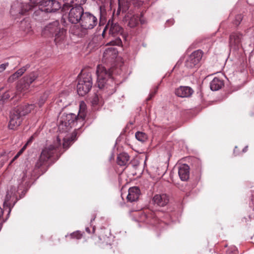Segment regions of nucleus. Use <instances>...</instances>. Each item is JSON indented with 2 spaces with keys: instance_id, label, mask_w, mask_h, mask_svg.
Listing matches in <instances>:
<instances>
[{
  "instance_id": "nucleus-1",
  "label": "nucleus",
  "mask_w": 254,
  "mask_h": 254,
  "mask_svg": "<svg viewBox=\"0 0 254 254\" xmlns=\"http://www.w3.org/2000/svg\"><path fill=\"white\" fill-rule=\"evenodd\" d=\"M97 23L98 19L95 16L90 12H85L79 22L80 26L72 25L69 32L74 35L82 37L88 33L89 30L93 29Z\"/></svg>"
},
{
  "instance_id": "nucleus-2",
  "label": "nucleus",
  "mask_w": 254,
  "mask_h": 254,
  "mask_svg": "<svg viewBox=\"0 0 254 254\" xmlns=\"http://www.w3.org/2000/svg\"><path fill=\"white\" fill-rule=\"evenodd\" d=\"M111 71L108 70L102 65L97 68V84L100 89H104L109 95L113 94L116 91V83L111 77Z\"/></svg>"
},
{
  "instance_id": "nucleus-3",
  "label": "nucleus",
  "mask_w": 254,
  "mask_h": 254,
  "mask_svg": "<svg viewBox=\"0 0 254 254\" xmlns=\"http://www.w3.org/2000/svg\"><path fill=\"white\" fill-rule=\"evenodd\" d=\"M61 136H57V140L54 144L45 147L42 151L39 159L35 164L36 169H40L42 173L45 172L48 169V163L56 153L61 147Z\"/></svg>"
},
{
  "instance_id": "nucleus-4",
  "label": "nucleus",
  "mask_w": 254,
  "mask_h": 254,
  "mask_svg": "<svg viewBox=\"0 0 254 254\" xmlns=\"http://www.w3.org/2000/svg\"><path fill=\"white\" fill-rule=\"evenodd\" d=\"M66 30L62 27L56 20L47 24L42 29V35L44 37L54 38L57 45H60L65 40Z\"/></svg>"
},
{
  "instance_id": "nucleus-5",
  "label": "nucleus",
  "mask_w": 254,
  "mask_h": 254,
  "mask_svg": "<svg viewBox=\"0 0 254 254\" xmlns=\"http://www.w3.org/2000/svg\"><path fill=\"white\" fill-rule=\"evenodd\" d=\"M35 107V104H25L14 109L10 113L8 127L15 129L21 124L23 117L30 113Z\"/></svg>"
},
{
  "instance_id": "nucleus-6",
  "label": "nucleus",
  "mask_w": 254,
  "mask_h": 254,
  "mask_svg": "<svg viewBox=\"0 0 254 254\" xmlns=\"http://www.w3.org/2000/svg\"><path fill=\"white\" fill-rule=\"evenodd\" d=\"M79 124V127L75 128L74 130L78 129L80 126V121L78 120L76 115L70 113L68 114H64L60 119L59 129L61 132H66L69 131L73 127H75Z\"/></svg>"
},
{
  "instance_id": "nucleus-7",
  "label": "nucleus",
  "mask_w": 254,
  "mask_h": 254,
  "mask_svg": "<svg viewBox=\"0 0 254 254\" xmlns=\"http://www.w3.org/2000/svg\"><path fill=\"white\" fill-rule=\"evenodd\" d=\"M92 85L91 73L82 71L77 85V91L79 95L82 96L87 94L91 89Z\"/></svg>"
},
{
  "instance_id": "nucleus-8",
  "label": "nucleus",
  "mask_w": 254,
  "mask_h": 254,
  "mask_svg": "<svg viewBox=\"0 0 254 254\" xmlns=\"http://www.w3.org/2000/svg\"><path fill=\"white\" fill-rule=\"evenodd\" d=\"M41 75L42 73L40 71H36L24 76L16 86L17 94L26 92L30 85L36 80H39Z\"/></svg>"
},
{
  "instance_id": "nucleus-9",
  "label": "nucleus",
  "mask_w": 254,
  "mask_h": 254,
  "mask_svg": "<svg viewBox=\"0 0 254 254\" xmlns=\"http://www.w3.org/2000/svg\"><path fill=\"white\" fill-rule=\"evenodd\" d=\"M31 10V5L16 1L11 5L10 13L14 18H17L21 15L27 14Z\"/></svg>"
},
{
  "instance_id": "nucleus-10",
  "label": "nucleus",
  "mask_w": 254,
  "mask_h": 254,
  "mask_svg": "<svg viewBox=\"0 0 254 254\" xmlns=\"http://www.w3.org/2000/svg\"><path fill=\"white\" fill-rule=\"evenodd\" d=\"M203 55V52L201 50L194 51L186 60L185 66L189 68L198 67Z\"/></svg>"
},
{
  "instance_id": "nucleus-11",
  "label": "nucleus",
  "mask_w": 254,
  "mask_h": 254,
  "mask_svg": "<svg viewBox=\"0 0 254 254\" xmlns=\"http://www.w3.org/2000/svg\"><path fill=\"white\" fill-rule=\"evenodd\" d=\"M243 34L239 31L232 32L229 36V44L230 49L237 51L242 47Z\"/></svg>"
},
{
  "instance_id": "nucleus-12",
  "label": "nucleus",
  "mask_w": 254,
  "mask_h": 254,
  "mask_svg": "<svg viewBox=\"0 0 254 254\" xmlns=\"http://www.w3.org/2000/svg\"><path fill=\"white\" fill-rule=\"evenodd\" d=\"M84 12L82 6L78 5L72 7L68 13V21L73 24L79 23Z\"/></svg>"
},
{
  "instance_id": "nucleus-13",
  "label": "nucleus",
  "mask_w": 254,
  "mask_h": 254,
  "mask_svg": "<svg viewBox=\"0 0 254 254\" xmlns=\"http://www.w3.org/2000/svg\"><path fill=\"white\" fill-rule=\"evenodd\" d=\"M131 10L130 9V11L128 12L124 18L123 21L125 24L130 28H134L137 26L139 23V21H140L141 24H143L144 22L141 18H140L138 15L132 14V13L130 12Z\"/></svg>"
},
{
  "instance_id": "nucleus-14",
  "label": "nucleus",
  "mask_w": 254,
  "mask_h": 254,
  "mask_svg": "<svg viewBox=\"0 0 254 254\" xmlns=\"http://www.w3.org/2000/svg\"><path fill=\"white\" fill-rule=\"evenodd\" d=\"M127 198L128 201L133 202L137 200L140 194V190L137 187H133L128 189Z\"/></svg>"
},
{
  "instance_id": "nucleus-15",
  "label": "nucleus",
  "mask_w": 254,
  "mask_h": 254,
  "mask_svg": "<svg viewBox=\"0 0 254 254\" xmlns=\"http://www.w3.org/2000/svg\"><path fill=\"white\" fill-rule=\"evenodd\" d=\"M193 92V90L188 86H181L177 89L175 91L176 95L182 98L189 97Z\"/></svg>"
},
{
  "instance_id": "nucleus-16",
  "label": "nucleus",
  "mask_w": 254,
  "mask_h": 254,
  "mask_svg": "<svg viewBox=\"0 0 254 254\" xmlns=\"http://www.w3.org/2000/svg\"><path fill=\"white\" fill-rule=\"evenodd\" d=\"M152 201L154 204L162 207L168 203L169 197L166 194H156L153 197Z\"/></svg>"
},
{
  "instance_id": "nucleus-17",
  "label": "nucleus",
  "mask_w": 254,
  "mask_h": 254,
  "mask_svg": "<svg viewBox=\"0 0 254 254\" xmlns=\"http://www.w3.org/2000/svg\"><path fill=\"white\" fill-rule=\"evenodd\" d=\"M178 174L182 181H187L190 176L189 166L187 164H183L181 165L179 169Z\"/></svg>"
},
{
  "instance_id": "nucleus-18",
  "label": "nucleus",
  "mask_w": 254,
  "mask_h": 254,
  "mask_svg": "<svg viewBox=\"0 0 254 254\" xmlns=\"http://www.w3.org/2000/svg\"><path fill=\"white\" fill-rule=\"evenodd\" d=\"M109 34L113 36L120 35L123 38L126 39L125 35L123 33V29L118 24L112 23L110 27Z\"/></svg>"
},
{
  "instance_id": "nucleus-19",
  "label": "nucleus",
  "mask_w": 254,
  "mask_h": 254,
  "mask_svg": "<svg viewBox=\"0 0 254 254\" xmlns=\"http://www.w3.org/2000/svg\"><path fill=\"white\" fill-rule=\"evenodd\" d=\"M86 0H68L63 5L62 10L63 11H66L71 6H81L84 4Z\"/></svg>"
},
{
  "instance_id": "nucleus-20",
  "label": "nucleus",
  "mask_w": 254,
  "mask_h": 254,
  "mask_svg": "<svg viewBox=\"0 0 254 254\" xmlns=\"http://www.w3.org/2000/svg\"><path fill=\"white\" fill-rule=\"evenodd\" d=\"M86 116V105L83 101L80 102L79 105V109L78 115L76 116L79 121H80V126L84 124V121Z\"/></svg>"
},
{
  "instance_id": "nucleus-21",
  "label": "nucleus",
  "mask_w": 254,
  "mask_h": 254,
  "mask_svg": "<svg viewBox=\"0 0 254 254\" xmlns=\"http://www.w3.org/2000/svg\"><path fill=\"white\" fill-rule=\"evenodd\" d=\"M119 7L117 14H119L121 11L123 12H126L131 7L130 0H118Z\"/></svg>"
},
{
  "instance_id": "nucleus-22",
  "label": "nucleus",
  "mask_w": 254,
  "mask_h": 254,
  "mask_svg": "<svg viewBox=\"0 0 254 254\" xmlns=\"http://www.w3.org/2000/svg\"><path fill=\"white\" fill-rule=\"evenodd\" d=\"M117 56V51L113 48L106 49L103 53V59L105 60L112 61Z\"/></svg>"
},
{
  "instance_id": "nucleus-23",
  "label": "nucleus",
  "mask_w": 254,
  "mask_h": 254,
  "mask_svg": "<svg viewBox=\"0 0 254 254\" xmlns=\"http://www.w3.org/2000/svg\"><path fill=\"white\" fill-rule=\"evenodd\" d=\"M224 86L223 80L218 77H215L210 82V89L213 91H217Z\"/></svg>"
},
{
  "instance_id": "nucleus-24",
  "label": "nucleus",
  "mask_w": 254,
  "mask_h": 254,
  "mask_svg": "<svg viewBox=\"0 0 254 254\" xmlns=\"http://www.w3.org/2000/svg\"><path fill=\"white\" fill-rule=\"evenodd\" d=\"M20 28L25 34L31 35L32 33L31 26L28 20L24 19L21 21Z\"/></svg>"
},
{
  "instance_id": "nucleus-25",
  "label": "nucleus",
  "mask_w": 254,
  "mask_h": 254,
  "mask_svg": "<svg viewBox=\"0 0 254 254\" xmlns=\"http://www.w3.org/2000/svg\"><path fill=\"white\" fill-rule=\"evenodd\" d=\"M129 159V155L127 153L123 152L118 155L117 162L120 166H125L128 164Z\"/></svg>"
},
{
  "instance_id": "nucleus-26",
  "label": "nucleus",
  "mask_w": 254,
  "mask_h": 254,
  "mask_svg": "<svg viewBox=\"0 0 254 254\" xmlns=\"http://www.w3.org/2000/svg\"><path fill=\"white\" fill-rule=\"evenodd\" d=\"M30 3H27L28 5H31L32 6V10L33 9H36L37 7H38V9L36 10L35 11V15L40 14V7L43 5V2H44V0H29Z\"/></svg>"
},
{
  "instance_id": "nucleus-27",
  "label": "nucleus",
  "mask_w": 254,
  "mask_h": 254,
  "mask_svg": "<svg viewBox=\"0 0 254 254\" xmlns=\"http://www.w3.org/2000/svg\"><path fill=\"white\" fill-rule=\"evenodd\" d=\"M76 134L77 133L74 131L70 137H64L63 143V148L64 149L66 150L70 146L72 142L76 139Z\"/></svg>"
},
{
  "instance_id": "nucleus-28",
  "label": "nucleus",
  "mask_w": 254,
  "mask_h": 254,
  "mask_svg": "<svg viewBox=\"0 0 254 254\" xmlns=\"http://www.w3.org/2000/svg\"><path fill=\"white\" fill-rule=\"evenodd\" d=\"M53 4V0H44V2H43L42 6L40 7V14L43 12L46 13L52 12V11H49L48 9H52V5Z\"/></svg>"
},
{
  "instance_id": "nucleus-29",
  "label": "nucleus",
  "mask_w": 254,
  "mask_h": 254,
  "mask_svg": "<svg viewBox=\"0 0 254 254\" xmlns=\"http://www.w3.org/2000/svg\"><path fill=\"white\" fill-rule=\"evenodd\" d=\"M33 136H32L28 139L26 143L23 146V147L18 151V152L16 154V155L13 157V158L11 160L10 162V164L12 163L15 160H16L24 151L26 149L27 146L32 143L33 140Z\"/></svg>"
},
{
  "instance_id": "nucleus-30",
  "label": "nucleus",
  "mask_w": 254,
  "mask_h": 254,
  "mask_svg": "<svg viewBox=\"0 0 254 254\" xmlns=\"http://www.w3.org/2000/svg\"><path fill=\"white\" fill-rule=\"evenodd\" d=\"M91 102L92 105H102L103 101L101 97H99L97 94H95L91 99Z\"/></svg>"
},
{
  "instance_id": "nucleus-31",
  "label": "nucleus",
  "mask_w": 254,
  "mask_h": 254,
  "mask_svg": "<svg viewBox=\"0 0 254 254\" xmlns=\"http://www.w3.org/2000/svg\"><path fill=\"white\" fill-rule=\"evenodd\" d=\"M135 137L141 142H144L147 139V134L141 131H137L135 133Z\"/></svg>"
},
{
  "instance_id": "nucleus-32",
  "label": "nucleus",
  "mask_w": 254,
  "mask_h": 254,
  "mask_svg": "<svg viewBox=\"0 0 254 254\" xmlns=\"http://www.w3.org/2000/svg\"><path fill=\"white\" fill-rule=\"evenodd\" d=\"M47 98L48 94L47 93H44L40 97L38 102V105L40 108L42 107Z\"/></svg>"
},
{
  "instance_id": "nucleus-33",
  "label": "nucleus",
  "mask_w": 254,
  "mask_h": 254,
  "mask_svg": "<svg viewBox=\"0 0 254 254\" xmlns=\"http://www.w3.org/2000/svg\"><path fill=\"white\" fill-rule=\"evenodd\" d=\"M52 9H48L49 11L55 12L57 10H59L61 7V4L57 1L53 0V4L52 5Z\"/></svg>"
},
{
  "instance_id": "nucleus-34",
  "label": "nucleus",
  "mask_w": 254,
  "mask_h": 254,
  "mask_svg": "<svg viewBox=\"0 0 254 254\" xmlns=\"http://www.w3.org/2000/svg\"><path fill=\"white\" fill-rule=\"evenodd\" d=\"M237 248L234 246H231L226 250V254H238Z\"/></svg>"
},
{
  "instance_id": "nucleus-35",
  "label": "nucleus",
  "mask_w": 254,
  "mask_h": 254,
  "mask_svg": "<svg viewBox=\"0 0 254 254\" xmlns=\"http://www.w3.org/2000/svg\"><path fill=\"white\" fill-rule=\"evenodd\" d=\"M131 6L133 5L135 8H138L143 4V1L140 0H130Z\"/></svg>"
},
{
  "instance_id": "nucleus-36",
  "label": "nucleus",
  "mask_w": 254,
  "mask_h": 254,
  "mask_svg": "<svg viewBox=\"0 0 254 254\" xmlns=\"http://www.w3.org/2000/svg\"><path fill=\"white\" fill-rule=\"evenodd\" d=\"M243 17L242 14L237 15L235 16V19L233 22V24L236 26H238L240 24L241 21L242 20Z\"/></svg>"
},
{
  "instance_id": "nucleus-37",
  "label": "nucleus",
  "mask_w": 254,
  "mask_h": 254,
  "mask_svg": "<svg viewBox=\"0 0 254 254\" xmlns=\"http://www.w3.org/2000/svg\"><path fill=\"white\" fill-rule=\"evenodd\" d=\"M71 239H80L82 237V234L78 231L74 232L70 235Z\"/></svg>"
},
{
  "instance_id": "nucleus-38",
  "label": "nucleus",
  "mask_w": 254,
  "mask_h": 254,
  "mask_svg": "<svg viewBox=\"0 0 254 254\" xmlns=\"http://www.w3.org/2000/svg\"><path fill=\"white\" fill-rule=\"evenodd\" d=\"M26 68L23 67L19 69H18L16 72H15L14 74L17 78L21 76L26 71Z\"/></svg>"
},
{
  "instance_id": "nucleus-39",
  "label": "nucleus",
  "mask_w": 254,
  "mask_h": 254,
  "mask_svg": "<svg viewBox=\"0 0 254 254\" xmlns=\"http://www.w3.org/2000/svg\"><path fill=\"white\" fill-rule=\"evenodd\" d=\"M30 176V172H28L27 170H25V171H23L21 182H24L25 181H26V179L27 178H29Z\"/></svg>"
},
{
  "instance_id": "nucleus-40",
  "label": "nucleus",
  "mask_w": 254,
  "mask_h": 254,
  "mask_svg": "<svg viewBox=\"0 0 254 254\" xmlns=\"http://www.w3.org/2000/svg\"><path fill=\"white\" fill-rule=\"evenodd\" d=\"M10 97V95L9 94V91L5 92L1 97V100L3 101L8 99Z\"/></svg>"
},
{
  "instance_id": "nucleus-41",
  "label": "nucleus",
  "mask_w": 254,
  "mask_h": 254,
  "mask_svg": "<svg viewBox=\"0 0 254 254\" xmlns=\"http://www.w3.org/2000/svg\"><path fill=\"white\" fill-rule=\"evenodd\" d=\"M8 65H9L8 63H6L0 64V73L6 69V68L8 66Z\"/></svg>"
},
{
  "instance_id": "nucleus-42",
  "label": "nucleus",
  "mask_w": 254,
  "mask_h": 254,
  "mask_svg": "<svg viewBox=\"0 0 254 254\" xmlns=\"http://www.w3.org/2000/svg\"><path fill=\"white\" fill-rule=\"evenodd\" d=\"M17 78H18L17 77V76H16L15 74L13 73L9 77V78L7 79V82L10 83L13 82Z\"/></svg>"
},
{
  "instance_id": "nucleus-43",
  "label": "nucleus",
  "mask_w": 254,
  "mask_h": 254,
  "mask_svg": "<svg viewBox=\"0 0 254 254\" xmlns=\"http://www.w3.org/2000/svg\"><path fill=\"white\" fill-rule=\"evenodd\" d=\"M157 90H158V87H157L156 88V89H155L154 91L153 92H152L150 94H149V97H148L147 98V100H149L150 99H152V98H153L154 95H155V94L156 93L157 91Z\"/></svg>"
},
{
  "instance_id": "nucleus-44",
  "label": "nucleus",
  "mask_w": 254,
  "mask_h": 254,
  "mask_svg": "<svg viewBox=\"0 0 254 254\" xmlns=\"http://www.w3.org/2000/svg\"><path fill=\"white\" fill-rule=\"evenodd\" d=\"M110 21L109 20V22H108V25H107V26L105 27V28H104V30H103V32H102V36H103V37H105V33H106V29H107V26L109 25V24H110Z\"/></svg>"
},
{
  "instance_id": "nucleus-45",
  "label": "nucleus",
  "mask_w": 254,
  "mask_h": 254,
  "mask_svg": "<svg viewBox=\"0 0 254 254\" xmlns=\"http://www.w3.org/2000/svg\"><path fill=\"white\" fill-rule=\"evenodd\" d=\"M112 42L114 43H113V45L115 44V45H119L120 44H121L122 43V41H121V40L120 39H118L117 40V41H116L115 42Z\"/></svg>"
},
{
  "instance_id": "nucleus-46",
  "label": "nucleus",
  "mask_w": 254,
  "mask_h": 254,
  "mask_svg": "<svg viewBox=\"0 0 254 254\" xmlns=\"http://www.w3.org/2000/svg\"><path fill=\"white\" fill-rule=\"evenodd\" d=\"M10 196L9 195V194L7 193L6 195V197H5V201H8L9 200V199H10Z\"/></svg>"
},
{
  "instance_id": "nucleus-47",
  "label": "nucleus",
  "mask_w": 254,
  "mask_h": 254,
  "mask_svg": "<svg viewBox=\"0 0 254 254\" xmlns=\"http://www.w3.org/2000/svg\"><path fill=\"white\" fill-rule=\"evenodd\" d=\"M252 30V29L251 28H250L248 29L247 30L248 31H250V30Z\"/></svg>"
},
{
  "instance_id": "nucleus-48",
  "label": "nucleus",
  "mask_w": 254,
  "mask_h": 254,
  "mask_svg": "<svg viewBox=\"0 0 254 254\" xmlns=\"http://www.w3.org/2000/svg\"><path fill=\"white\" fill-rule=\"evenodd\" d=\"M236 149H237V147H235V149H234V152H236Z\"/></svg>"
},
{
  "instance_id": "nucleus-49",
  "label": "nucleus",
  "mask_w": 254,
  "mask_h": 254,
  "mask_svg": "<svg viewBox=\"0 0 254 254\" xmlns=\"http://www.w3.org/2000/svg\"><path fill=\"white\" fill-rule=\"evenodd\" d=\"M1 224H0V230L1 229Z\"/></svg>"
},
{
  "instance_id": "nucleus-50",
  "label": "nucleus",
  "mask_w": 254,
  "mask_h": 254,
  "mask_svg": "<svg viewBox=\"0 0 254 254\" xmlns=\"http://www.w3.org/2000/svg\"><path fill=\"white\" fill-rule=\"evenodd\" d=\"M64 1H66V2L68 0H64Z\"/></svg>"
}]
</instances>
